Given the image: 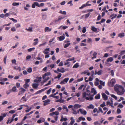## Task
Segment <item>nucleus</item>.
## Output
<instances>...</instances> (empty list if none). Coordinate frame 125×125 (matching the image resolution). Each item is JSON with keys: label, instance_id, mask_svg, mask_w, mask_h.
Wrapping results in <instances>:
<instances>
[{"label": "nucleus", "instance_id": "12", "mask_svg": "<svg viewBox=\"0 0 125 125\" xmlns=\"http://www.w3.org/2000/svg\"><path fill=\"white\" fill-rule=\"evenodd\" d=\"M65 18L64 16H59L58 18V19L57 20H56L55 21V22H57L58 21H60L61 20Z\"/></svg>", "mask_w": 125, "mask_h": 125}, {"label": "nucleus", "instance_id": "1", "mask_svg": "<svg viewBox=\"0 0 125 125\" xmlns=\"http://www.w3.org/2000/svg\"><path fill=\"white\" fill-rule=\"evenodd\" d=\"M114 89L117 94L119 95H123L125 92L124 88L122 86L119 85L115 86Z\"/></svg>", "mask_w": 125, "mask_h": 125}, {"label": "nucleus", "instance_id": "10", "mask_svg": "<svg viewBox=\"0 0 125 125\" xmlns=\"http://www.w3.org/2000/svg\"><path fill=\"white\" fill-rule=\"evenodd\" d=\"M102 97L104 100H106L108 99V96L104 93H102Z\"/></svg>", "mask_w": 125, "mask_h": 125}, {"label": "nucleus", "instance_id": "64", "mask_svg": "<svg viewBox=\"0 0 125 125\" xmlns=\"http://www.w3.org/2000/svg\"><path fill=\"white\" fill-rule=\"evenodd\" d=\"M80 45L81 46H85L86 45V44H84V43L82 42L80 44Z\"/></svg>", "mask_w": 125, "mask_h": 125}, {"label": "nucleus", "instance_id": "4", "mask_svg": "<svg viewBox=\"0 0 125 125\" xmlns=\"http://www.w3.org/2000/svg\"><path fill=\"white\" fill-rule=\"evenodd\" d=\"M69 80V78H66L64 79L60 83L61 84H65L67 83Z\"/></svg>", "mask_w": 125, "mask_h": 125}, {"label": "nucleus", "instance_id": "31", "mask_svg": "<svg viewBox=\"0 0 125 125\" xmlns=\"http://www.w3.org/2000/svg\"><path fill=\"white\" fill-rule=\"evenodd\" d=\"M29 86V84L27 83H25L23 85V87L25 89H27Z\"/></svg>", "mask_w": 125, "mask_h": 125}, {"label": "nucleus", "instance_id": "52", "mask_svg": "<svg viewBox=\"0 0 125 125\" xmlns=\"http://www.w3.org/2000/svg\"><path fill=\"white\" fill-rule=\"evenodd\" d=\"M7 58V56H6L4 57V58L3 61H4V62L5 64H6V60Z\"/></svg>", "mask_w": 125, "mask_h": 125}, {"label": "nucleus", "instance_id": "50", "mask_svg": "<svg viewBox=\"0 0 125 125\" xmlns=\"http://www.w3.org/2000/svg\"><path fill=\"white\" fill-rule=\"evenodd\" d=\"M105 106V103L104 102H103L102 104H100V106L102 107H103Z\"/></svg>", "mask_w": 125, "mask_h": 125}, {"label": "nucleus", "instance_id": "36", "mask_svg": "<svg viewBox=\"0 0 125 125\" xmlns=\"http://www.w3.org/2000/svg\"><path fill=\"white\" fill-rule=\"evenodd\" d=\"M78 119L80 121L82 120L83 121H84L85 120V118L83 117L82 116H81L79 117Z\"/></svg>", "mask_w": 125, "mask_h": 125}, {"label": "nucleus", "instance_id": "47", "mask_svg": "<svg viewBox=\"0 0 125 125\" xmlns=\"http://www.w3.org/2000/svg\"><path fill=\"white\" fill-rule=\"evenodd\" d=\"M35 49L34 48H30L28 49V52H30L32 51L33 50H34Z\"/></svg>", "mask_w": 125, "mask_h": 125}, {"label": "nucleus", "instance_id": "23", "mask_svg": "<svg viewBox=\"0 0 125 125\" xmlns=\"http://www.w3.org/2000/svg\"><path fill=\"white\" fill-rule=\"evenodd\" d=\"M38 38H36L34 40V41L35 42L33 43V44L35 45H36L38 43Z\"/></svg>", "mask_w": 125, "mask_h": 125}, {"label": "nucleus", "instance_id": "29", "mask_svg": "<svg viewBox=\"0 0 125 125\" xmlns=\"http://www.w3.org/2000/svg\"><path fill=\"white\" fill-rule=\"evenodd\" d=\"M11 90V91H12L13 92H17V88L15 86L13 87L12 88Z\"/></svg>", "mask_w": 125, "mask_h": 125}, {"label": "nucleus", "instance_id": "13", "mask_svg": "<svg viewBox=\"0 0 125 125\" xmlns=\"http://www.w3.org/2000/svg\"><path fill=\"white\" fill-rule=\"evenodd\" d=\"M42 77H39L37 78L38 79H35L34 80V82L38 83L39 82H40L41 81Z\"/></svg>", "mask_w": 125, "mask_h": 125}, {"label": "nucleus", "instance_id": "24", "mask_svg": "<svg viewBox=\"0 0 125 125\" xmlns=\"http://www.w3.org/2000/svg\"><path fill=\"white\" fill-rule=\"evenodd\" d=\"M91 92L92 93H94L93 96L97 93V92L94 88H92L91 90Z\"/></svg>", "mask_w": 125, "mask_h": 125}, {"label": "nucleus", "instance_id": "20", "mask_svg": "<svg viewBox=\"0 0 125 125\" xmlns=\"http://www.w3.org/2000/svg\"><path fill=\"white\" fill-rule=\"evenodd\" d=\"M68 119L67 118H63V116H61V119L60 120L61 121H66Z\"/></svg>", "mask_w": 125, "mask_h": 125}, {"label": "nucleus", "instance_id": "3", "mask_svg": "<svg viewBox=\"0 0 125 125\" xmlns=\"http://www.w3.org/2000/svg\"><path fill=\"white\" fill-rule=\"evenodd\" d=\"M44 3H41L40 4H39V3L37 2H35L32 5V7L33 8H35V6L40 7H42L44 6Z\"/></svg>", "mask_w": 125, "mask_h": 125}, {"label": "nucleus", "instance_id": "56", "mask_svg": "<svg viewBox=\"0 0 125 125\" xmlns=\"http://www.w3.org/2000/svg\"><path fill=\"white\" fill-rule=\"evenodd\" d=\"M50 66L51 69L53 68L55 66V65L54 64H51L49 66V65L48 66V67Z\"/></svg>", "mask_w": 125, "mask_h": 125}, {"label": "nucleus", "instance_id": "11", "mask_svg": "<svg viewBox=\"0 0 125 125\" xmlns=\"http://www.w3.org/2000/svg\"><path fill=\"white\" fill-rule=\"evenodd\" d=\"M39 85V84L38 83H33L32 84V86L33 88L34 89H37Z\"/></svg>", "mask_w": 125, "mask_h": 125}, {"label": "nucleus", "instance_id": "16", "mask_svg": "<svg viewBox=\"0 0 125 125\" xmlns=\"http://www.w3.org/2000/svg\"><path fill=\"white\" fill-rule=\"evenodd\" d=\"M57 71L62 73H63L65 72L64 69L63 68H62L61 69H59V68L57 69Z\"/></svg>", "mask_w": 125, "mask_h": 125}, {"label": "nucleus", "instance_id": "40", "mask_svg": "<svg viewBox=\"0 0 125 125\" xmlns=\"http://www.w3.org/2000/svg\"><path fill=\"white\" fill-rule=\"evenodd\" d=\"M100 83V84L101 85H102V86H104L105 85V83H104V82H103L101 80H100L99 81Z\"/></svg>", "mask_w": 125, "mask_h": 125}, {"label": "nucleus", "instance_id": "17", "mask_svg": "<svg viewBox=\"0 0 125 125\" xmlns=\"http://www.w3.org/2000/svg\"><path fill=\"white\" fill-rule=\"evenodd\" d=\"M81 105L78 104H75L74 105V108L75 109H77L78 108L81 107Z\"/></svg>", "mask_w": 125, "mask_h": 125}, {"label": "nucleus", "instance_id": "9", "mask_svg": "<svg viewBox=\"0 0 125 125\" xmlns=\"http://www.w3.org/2000/svg\"><path fill=\"white\" fill-rule=\"evenodd\" d=\"M51 101V100L50 99H47L45 101H44L43 102L44 103L43 105L46 106L49 104V102Z\"/></svg>", "mask_w": 125, "mask_h": 125}, {"label": "nucleus", "instance_id": "43", "mask_svg": "<svg viewBox=\"0 0 125 125\" xmlns=\"http://www.w3.org/2000/svg\"><path fill=\"white\" fill-rule=\"evenodd\" d=\"M59 13L64 15H65L66 14V12L65 11H62L61 10L60 11Z\"/></svg>", "mask_w": 125, "mask_h": 125}, {"label": "nucleus", "instance_id": "53", "mask_svg": "<svg viewBox=\"0 0 125 125\" xmlns=\"http://www.w3.org/2000/svg\"><path fill=\"white\" fill-rule=\"evenodd\" d=\"M121 110L119 108H117V109L116 113L117 114H119L121 113Z\"/></svg>", "mask_w": 125, "mask_h": 125}, {"label": "nucleus", "instance_id": "48", "mask_svg": "<svg viewBox=\"0 0 125 125\" xmlns=\"http://www.w3.org/2000/svg\"><path fill=\"white\" fill-rule=\"evenodd\" d=\"M12 5L14 6H15L19 5V3L13 2V3Z\"/></svg>", "mask_w": 125, "mask_h": 125}, {"label": "nucleus", "instance_id": "30", "mask_svg": "<svg viewBox=\"0 0 125 125\" xmlns=\"http://www.w3.org/2000/svg\"><path fill=\"white\" fill-rule=\"evenodd\" d=\"M44 91L43 89H42L41 90H39L38 91L36 92L35 93V94H39L41 93V92H42Z\"/></svg>", "mask_w": 125, "mask_h": 125}, {"label": "nucleus", "instance_id": "18", "mask_svg": "<svg viewBox=\"0 0 125 125\" xmlns=\"http://www.w3.org/2000/svg\"><path fill=\"white\" fill-rule=\"evenodd\" d=\"M57 38L59 39V41H62L63 40L65 39V38L64 36L63 35H62L58 37Z\"/></svg>", "mask_w": 125, "mask_h": 125}, {"label": "nucleus", "instance_id": "60", "mask_svg": "<svg viewBox=\"0 0 125 125\" xmlns=\"http://www.w3.org/2000/svg\"><path fill=\"white\" fill-rule=\"evenodd\" d=\"M9 19L13 21L14 22L16 23L17 22V20L13 18H10Z\"/></svg>", "mask_w": 125, "mask_h": 125}, {"label": "nucleus", "instance_id": "46", "mask_svg": "<svg viewBox=\"0 0 125 125\" xmlns=\"http://www.w3.org/2000/svg\"><path fill=\"white\" fill-rule=\"evenodd\" d=\"M111 97L114 98L116 100H117V97L116 96H115L113 94H111Z\"/></svg>", "mask_w": 125, "mask_h": 125}, {"label": "nucleus", "instance_id": "51", "mask_svg": "<svg viewBox=\"0 0 125 125\" xmlns=\"http://www.w3.org/2000/svg\"><path fill=\"white\" fill-rule=\"evenodd\" d=\"M62 74L61 73H59V74H58L57 76V77H55V78H57L58 79H59L61 76Z\"/></svg>", "mask_w": 125, "mask_h": 125}, {"label": "nucleus", "instance_id": "25", "mask_svg": "<svg viewBox=\"0 0 125 125\" xmlns=\"http://www.w3.org/2000/svg\"><path fill=\"white\" fill-rule=\"evenodd\" d=\"M91 30L94 32H96L97 30V29L94 26H92L91 27Z\"/></svg>", "mask_w": 125, "mask_h": 125}, {"label": "nucleus", "instance_id": "62", "mask_svg": "<svg viewBox=\"0 0 125 125\" xmlns=\"http://www.w3.org/2000/svg\"><path fill=\"white\" fill-rule=\"evenodd\" d=\"M24 81L26 82L25 83H28L30 82V79H25L24 80Z\"/></svg>", "mask_w": 125, "mask_h": 125}, {"label": "nucleus", "instance_id": "21", "mask_svg": "<svg viewBox=\"0 0 125 125\" xmlns=\"http://www.w3.org/2000/svg\"><path fill=\"white\" fill-rule=\"evenodd\" d=\"M97 54V53L96 52H94L93 54V57L92 59H93L94 58H95L96 57V55Z\"/></svg>", "mask_w": 125, "mask_h": 125}, {"label": "nucleus", "instance_id": "58", "mask_svg": "<svg viewBox=\"0 0 125 125\" xmlns=\"http://www.w3.org/2000/svg\"><path fill=\"white\" fill-rule=\"evenodd\" d=\"M51 90H52L51 88H50L49 89L48 91H47V94H49L50 93V92L51 91Z\"/></svg>", "mask_w": 125, "mask_h": 125}, {"label": "nucleus", "instance_id": "41", "mask_svg": "<svg viewBox=\"0 0 125 125\" xmlns=\"http://www.w3.org/2000/svg\"><path fill=\"white\" fill-rule=\"evenodd\" d=\"M103 72V71L102 70H100L98 71L97 72V74L98 75H100L102 74V73Z\"/></svg>", "mask_w": 125, "mask_h": 125}, {"label": "nucleus", "instance_id": "63", "mask_svg": "<svg viewBox=\"0 0 125 125\" xmlns=\"http://www.w3.org/2000/svg\"><path fill=\"white\" fill-rule=\"evenodd\" d=\"M46 42H45L44 43H43L42 44H40L39 45V47H41L42 46H44L45 45V44L46 43Z\"/></svg>", "mask_w": 125, "mask_h": 125}, {"label": "nucleus", "instance_id": "44", "mask_svg": "<svg viewBox=\"0 0 125 125\" xmlns=\"http://www.w3.org/2000/svg\"><path fill=\"white\" fill-rule=\"evenodd\" d=\"M70 44V43H67V44H65V45L64 46V48L67 47Z\"/></svg>", "mask_w": 125, "mask_h": 125}, {"label": "nucleus", "instance_id": "27", "mask_svg": "<svg viewBox=\"0 0 125 125\" xmlns=\"http://www.w3.org/2000/svg\"><path fill=\"white\" fill-rule=\"evenodd\" d=\"M62 98H60L58 100H57L56 101V102H60V103H63L64 102V100H62Z\"/></svg>", "mask_w": 125, "mask_h": 125}, {"label": "nucleus", "instance_id": "54", "mask_svg": "<svg viewBox=\"0 0 125 125\" xmlns=\"http://www.w3.org/2000/svg\"><path fill=\"white\" fill-rule=\"evenodd\" d=\"M94 125H101V124L100 123H99L98 121H96L94 122Z\"/></svg>", "mask_w": 125, "mask_h": 125}, {"label": "nucleus", "instance_id": "26", "mask_svg": "<svg viewBox=\"0 0 125 125\" xmlns=\"http://www.w3.org/2000/svg\"><path fill=\"white\" fill-rule=\"evenodd\" d=\"M125 36V34L124 33H119L118 35V36L122 38Z\"/></svg>", "mask_w": 125, "mask_h": 125}, {"label": "nucleus", "instance_id": "57", "mask_svg": "<svg viewBox=\"0 0 125 125\" xmlns=\"http://www.w3.org/2000/svg\"><path fill=\"white\" fill-rule=\"evenodd\" d=\"M125 53V50H123L121 52L120 54L121 55H123Z\"/></svg>", "mask_w": 125, "mask_h": 125}, {"label": "nucleus", "instance_id": "49", "mask_svg": "<svg viewBox=\"0 0 125 125\" xmlns=\"http://www.w3.org/2000/svg\"><path fill=\"white\" fill-rule=\"evenodd\" d=\"M86 30L85 27L83 28L82 32L83 33H85L86 31Z\"/></svg>", "mask_w": 125, "mask_h": 125}, {"label": "nucleus", "instance_id": "14", "mask_svg": "<svg viewBox=\"0 0 125 125\" xmlns=\"http://www.w3.org/2000/svg\"><path fill=\"white\" fill-rule=\"evenodd\" d=\"M96 81L94 83V85L95 86H97L99 84V79L97 78H96L95 79Z\"/></svg>", "mask_w": 125, "mask_h": 125}, {"label": "nucleus", "instance_id": "55", "mask_svg": "<svg viewBox=\"0 0 125 125\" xmlns=\"http://www.w3.org/2000/svg\"><path fill=\"white\" fill-rule=\"evenodd\" d=\"M101 15L100 14H99L98 16L97 17V21H98L100 20V19H101Z\"/></svg>", "mask_w": 125, "mask_h": 125}, {"label": "nucleus", "instance_id": "2", "mask_svg": "<svg viewBox=\"0 0 125 125\" xmlns=\"http://www.w3.org/2000/svg\"><path fill=\"white\" fill-rule=\"evenodd\" d=\"M87 92L89 93H87L86 92H84L83 93V98H85V99L87 100H88L90 101L93 100V95L89 97L91 95L90 93V91L88 90H87Z\"/></svg>", "mask_w": 125, "mask_h": 125}, {"label": "nucleus", "instance_id": "19", "mask_svg": "<svg viewBox=\"0 0 125 125\" xmlns=\"http://www.w3.org/2000/svg\"><path fill=\"white\" fill-rule=\"evenodd\" d=\"M113 60V58L112 57H110L108 58L106 62H112Z\"/></svg>", "mask_w": 125, "mask_h": 125}, {"label": "nucleus", "instance_id": "59", "mask_svg": "<svg viewBox=\"0 0 125 125\" xmlns=\"http://www.w3.org/2000/svg\"><path fill=\"white\" fill-rule=\"evenodd\" d=\"M123 106H124L123 105H122L121 103H120L119 104L117 107H120L121 108H122L123 107Z\"/></svg>", "mask_w": 125, "mask_h": 125}, {"label": "nucleus", "instance_id": "37", "mask_svg": "<svg viewBox=\"0 0 125 125\" xmlns=\"http://www.w3.org/2000/svg\"><path fill=\"white\" fill-rule=\"evenodd\" d=\"M27 71L29 73H30L32 71V69L31 67H29L27 69Z\"/></svg>", "mask_w": 125, "mask_h": 125}, {"label": "nucleus", "instance_id": "28", "mask_svg": "<svg viewBox=\"0 0 125 125\" xmlns=\"http://www.w3.org/2000/svg\"><path fill=\"white\" fill-rule=\"evenodd\" d=\"M62 109L63 110H64L65 109H66V111L68 112V111L69 110L68 108H67V107L65 105H63L62 106Z\"/></svg>", "mask_w": 125, "mask_h": 125}, {"label": "nucleus", "instance_id": "45", "mask_svg": "<svg viewBox=\"0 0 125 125\" xmlns=\"http://www.w3.org/2000/svg\"><path fill=\"white\" fill-rule=\"evenodd\" d=\"M90 13L89 12L88 13L86 14L85 15V18H88L90 16Z\"/></svg>", "mask_w": 125, "mask_h": 125}, {"label": "nucleus", "instance_id": "39", "mask_svg": "<svg viewBox=\"0 0 125 125\" xmlns=\"http://www.w3.org/2000/svg\"><path fill=\"white\" fill-rule=\"evenodd\" d=\"M87 108L89 109H93L94 108V106L92 104H91L90 105H89L88 106H87Z\"/></svg>", "mask_w": 125, "mask_h": 125}, {"label": "nucleus", "instance_id": "5", "mask_svg": "<svg viewBox=\"0 0 125 125\" xmlns=\"http://www.w3.org/2000/svg\"><path fill=\"white\" fill-rule=\"evenodd\" d=\"M115 82V80L113 79L110 81V83L109 84V85L110 86L113 87L114 86Z\"/></svg>", "mask_w": 125, "mask_h": 125}, {"label": "nucleus", "instance_id": "34", "mask_svg": "<svg viewBox=\"0 0 125 125\" xmlns=\"http://www.w3.org/2000/svg\"><path fill=\"white\" fill-rule=\"evenodd\" d=\"M95 99H99L100 98V95L99 94H98L95 97Z\"/></svg>", "mask_w": 125, "mask_h": 125}, {"label": "nucleus", "instance_id": "7", "mask_svg": "<svg viewBox=\"0 0 125 125\" xmlns=\"http://www.w3.org/2000/svg\"><path fill=\"white\" fill-rule=\"evenodd\" d=\"M51 74V73L49 72H48L45 73V74L42 75V78L43 79H44L46 76H48Z\"/></svg>", "mask_w": 125, "mask_h": 125}, {"label": "nucleus", "instance_id": "6", "mask_svg": "<svg viewBox=\"0 0 125 125\" xmlns=\"http://www.w3.org/2000/svg\"><path fill=\"white\" fill-rule=\"evenodd\" d=\"M21 91H20L18 93V95H20L21 94H24L26 91L25 89L23 88H21Z\"/></svg>", "mask_w": 125, "mask_h": 125}, {"label": "nucleus", "instance_id": "61", "mask_svg": "<svg viewBox=\"0 0 125 125\" xmlns=\"http://www.w3.org/2000/svg\"><path fill=\"white\" fill-rule=\"evenodd\" d=\"M15 111L14 110H12L9 111V112L10 113L13 114L15 113Z\"/></svg>", "mask_w": 125, "mask_h": 125}, {"label": "nucleus", "instance_id": "38", "mask_svg": "<svg viewBox=\"0 0 125 125\" xmlns=\"http://www.w3.org/2000/svg\"><path fill=\"white\" fill-rule=\"evenodd\" d=\"M87 42L89 43H92V40L91 38H88L87 40Z\"/></svg>", "mask_w": 125, "mask_h": 125}, {"label": "nucleus", "instance_id": "42", "mask_svg": "<svg viewBox=\"0 0 125 125\" xmlns=\"http://www.w3.org/2000/svg\"><path fill=\"white\" fill-rule=\"evenodd\" d=\"M72 110L73 111V114L75 115H76L77 114V112L76 111V110L74 109H72Z\"/></svg>", "mask_w": 125, "mask_h": 125}, {"label": "nucleus", "instance_id": "15", "mask_svg": "<svg viewBox=\"0 0 125 125\" xmlns=\"http://www.w3.org/2000/svg\"><path fill=\"white\" fill-rule=\"evenodd\" d=\"M52 29L49 28L48 27H46L44 29L45 32H50L51 31Z\"/></svg>", "mask_w": 125, "mask_h": 125}, {"label": "nucleus", "instance_id": "35", "mask_svg": "<svg viewBox=\"0 0 125 125\" xmlns=\"http://www.w3.org/2000/svg\"><path fill=\"white\" fill-rule=\"evenodd\" d=\"M26 95L25 96H23L22 97L21 100H23V101L24 102H26L27 100V99L26 98Z\"/></svg>", "mask_w": 125, "mask_h": 125}, {"label": "nucleus", "instance_id": "32", "mask_svg": "<svg viewBox=\"0 0 125 125\" xmlns=\"http://www.w3.org/2000/svg\"><path fill=\"white\" fill-rule=\"evenodd\" d=\"M79 63H75L73 66V68H78L79 66Z\"/></svg>", "mask_w": 125, "mask_h": 125}, {"label": "nucleus", "instance_id": "33", "mask_svg": "<svg viewBox=\"0 0 125 125\" xmlns=\"http://www.w3.org/2000/svg\"><path fill=\"white\" fill-rule=\"evenodd\" d=\"M25 30L29 32H32L33 30L32 28L30 27H29L28 29L26 28Z\"/></svg>", "mask_w": 125, "mask_h": 125}, {"label": "nucleus", "instance_id": "8", "mask_svg": "<svg viewBox=\"0 0 125 125\" xmlns=\"http://www.w3.org/2000/svg\"><path fill=\"white\" fill-rule=\"evenodd\" d=\"M50 48H48L45 49L43 51V52L45 54H47L49 53Z\"/></svg>", "mask_w": 125, "mask_h": 125}, {"label": "nucleus", "instance_id": "22", "mask_svg": "<svg viewBox=\"0 0 125 125\" xmlns=\"http://www.w3.org/2000/svg\"><path fill=\"white\" fill-rule=\"evenodd\" d=\"M71 121L70 122V123L71 125H72L75 122V120L73 119V117H71L70 118Z\"/></svg>", "mask_w": 125, "mask_h": 125}]
</instances>
